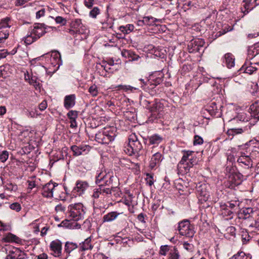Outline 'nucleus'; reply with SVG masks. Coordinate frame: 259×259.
<instances>
[{
    "mask_svg": "<svg viewBox=\"0 0 259 259\" xmlns=\"http://www.w3.org/2000/svg\"><path fill=\"white\" fill-rule=\"evenodd\" d=\"M259 54V42L249 47L248 50V55L252 58Z\"/></svg>",
    "mask_w": 259,
    "mask_h": 259,
    "instance_id": "nucleus-26",
    "label": "nucleus"
},
{
    "mask_svg": "<svg viewBox=\"0 0 259 259\" xmlns=\"http://www.w3.org/2000/svg\"><path fill=\"white\" fill-rule=\"evenodd\" d=\"M163 76L161 75V76H159L155 78H151V80H150V81H151L152 82H150L149 83V87L151 86L150 88L153 89L154 87L160 84L163 80Z\"/></svg>",
    "mask_w": 259,
    "mask_h": 259,
    "instance_id": "nucleus-40",
    "label": "nucleus"
},
{
    "mask_svg": "<svg viewBox=\"0 0 259 259\" xmlns=\"http://www.w3.org/2000/svg\"><path fill=\"white\" fill-rule=\"evenodd\" d=\"M163 140V138L157 134L153 135L149 138V143L151 145H158Z\"/></svg>",
    "mask_w": 259,
    "mask_h": 259,
    "instance_id": "nucleus-32",
    "label": "nucleus"
},
{
    "mask_svg": "<svg viewBox=\"0 0 259 259\" xmlns=\"http://www.w3.org/2000/svg\"><path fill=\"white\" fill-rule=\"evenodd\" d=\"M6 259H24L27 257V254L20 248L10 247L7 249Z\"/></svg>",
    "mask_w": 259,
    "mask_h": 259,
    "instance_id": "nucleus-8",
    "label": "nucleus"
},
{
    "mask_svg": "<svg viewBox=\"0 0 259 259\" xmlns=\"http://www.w3.org/2000/svg\"><path fill=\"white\" fill-rule=\"evenodd\" d=\"M121 54L123 57L128 58L130 61H137L139 58L138 55L130 50H124L122 51Z\"/></svg>",
    "mask_w": 259,
    "mask_h": 259,
    "instance_id": "nucleus-24",
    "label": "nucleus"
},
{
    "mask_svg": "<svg viewBox=\"0 0 259 259\" xmlns=\"http://www.w3.org/2000/svg\"><path fill=\"white\" fill-rule=\"evenodd\" d=\"M119 30L124 34H128L134 29V26L133 24H127L126 26H120Z\"/></svg>",
    "mask_w": 259,
    "mask_h": 259,
    "instance_id": "nucleus-43",
    "label": "nucleus"
},
{
    "mask_svg": "<svg viewBox=\"0 0 259 259\" xmlns=\"http://www.w3.org/2000/svg\"><path fill=\"white\" fill-rule=\"evenodd\" d=\"M183 246L188 251H192L194 248L193 244H190L187 242H184L183 244Z\"/></svg>",
    "mask_w": 259,
    "mask_h": 259,
    "instance_id": "nucleus-59",
    "label": "nucleus"
},
{
    "mask_svg": "<svg viewBox=\"0 0 259 259\" xmlns=\"http://www.w3.org/2000/svg\"><path fill=\"white\" fill-rule=\"evenodd\" d=\"M55 22L58 23L60 24V25L62 26H64L66 24L67 20L65 18H63L61 16H57L55 18Z\"/></svg>",
    "mask_w": 259,
    "mask_h": 259,
    "instance_id": "nucleus-55",
    "label": "nucleus"
},
{
    "mask_svg": "<svg viewBox=\"0 0 259 259\" xmlns=\"http://www.w3.org/2000/svg\"><path fill=\"white\" fill-rule=\"evenodd\" d=\"M163 100L155 99L154 102H151L149 98L146 97H142L140 98V104L144 108L148 109L151 114L155 116L156 118H160L161 112L163 111L164 105Z\"/></svg>",
    "mask_w": 259,
    "mask_h": 259,
    "instance_id": "nucleus-2",
    "label": "nucleus"
},
{
    "mask_svg": "<svg viewBox=\"0 0 259 259\" xmlns=\"http://www.w3.org/2000/svg\"><path fill=\"white\" fill-rule=\"evenodd\" d=\"M85 207L81 203L71 204L68 207L69 215L75 221L83 218L85 213Z\"/></svg>",
    "mask_w": 259,
    "mask_h": 259,
    "instance_id": "nucleus-6",
    "label": "nucleus"
},
{
    "mask_svg": "<svg viewBox=\"0 0 259 259\" xmlns=\"http://www.w3.org/2000/svg\"><path fill=\"white\" fill-rule=\"evenodd\" d=\"M75 104V96L74 94L66 96L64 100V106L68 110L72 108Z\"/></svg>",
    "mask_w": 259,
    "mask_h": 259,
    "instance_id": "nucleus-20",
    "label": "nucleus"
},
{
    "mask_svg": "<svg viewBox=\"0 0 259 259\" xmlns=\"http://www.w3.org/2000/svg\"><path fill=\"white\" fill-rule=\"evenodd\" d=\"M53 255L55 257H59L62 254V242L57 239L52 241L50 245Z\"/></svg>",
    "mask_w": 259,
    "mask_h": 259,
    "instance_id": "nucleus-15",
    "label": "nucleus"
},
{
    "mask_svg": "<svg viewBox=\"0 0 259 259\" xmlns=\"http://www.w3.org/2000/svg\"><path fill=\"white\" fill-rule=\"evenodd\" d=\"M100 190L101 194L102 196L105 195L111 194L112 193V191H113L114 189H112V187H106L104 185H99V187L98 188Z\"/></svg>",
    "mask_w": 259,
    "mask_h": 259,
    "instance_id": "nucleus-35",
    "label": "nucleus"
},
{
    "mask_svg": "<svg viewBox=\"0 0 259 259\" xmlns=\"http://www.w3.org/2000/svg\"><path fill=\"white\" fill-rule=\"evenodd\" d=\"M7 74V72L5 70V67L4 66H0V80L6 78Z\"/></svg>",
    "mask_w": 259,
    "mask_h": 259,
    "instance_id": "nucleus-63",
    "label": "nucleus"
},
{
    "mask_svg": "<svg viewBox=\"0 0 259 259\" xmlns=\"http://www.w3.org/2000/svg\"><path fill=\"white\" fill-rule=\"evenodd\" d=\"M109 173L106 171H101L97 174L96 176V183L98 185H104L106 187H112L114 189L116 186L113 184V181L116 180Z\"/></svg>",
    "mask_w": 259,
    "mask_h": 259,
    "instance_id": "nucleus-5",
    "label": "nucleus"
},
{
    "mask_svg": "<svg viewBox=\"0 0 259 259\" xmlns=\"http://www.w3.org/2000/svg\"><path fill=\"white\" fill-rule=\"evenodd\" d=\"M140 139L144 140L142 137L138 138L135 134H132L128 138V143L125 147L124 151L129 155L138 154L142 149L143 146Z\"/></svg>",
    "mask_w": 259,
    "mask_h": 259,
    "instance_id": "nucleus-3",
    "label": "nucleus"
},
{
    "mask_svg": "<svg viewBox=\"0 0 259 259\" xmlns=\"http://www.w3.org/2000/svg\"><path fill=\"white\" fill-rule=\"evenodd\" d=\"M77 247L78 245H77V244L72 242L67 241L66 242L65 244L64 250L66 253L69 254L71 251H72Z\"/></svg>",
    "mask_w": 259,
    "mask_h": 259,
    "instance_id": "nucleus-33",
    "label": "nucleus"
},
{
    "mask_svg": "<svg viewBox=\"0 0 259 259\" xmlns=\"http://www.w3.org/2000/svg\"><path fill=\"white\" fill-rule=\"evenodd\" d=\"M220 211L223 217H228L227 219H231L233 218V211L228 208V204L225 203H220Z\"/></svg>",
    "mask_w": 259,
    "mask_h": 259,
    "instance_id": "nucleus-21",
    "label": "nucleus"
},
{
    "mask_svg": "<svg viewBox=\"0 0 259 259\" xmlns=\"http://www.w3.org/2000/svg\"><path fill=\"white\" fill-rule=\"evenodd\" d=\"M4 240L7 242H15L18 244H21L22 242V240L20 238L11 233L6 235Z\"/></svg>",
    "mask_w": 259,
    "mask_h": 259,
    "instance_id": "nucleus-27",
    "label": "nucleus"
},
{
    "mask_svg": "<svg viewBox=\"0 0 259 259\" xmlns=\"http://www.w3.org/2000/svg\"><path fill=\"white\" fill-rule=\"evenodd\" d=\"M86 30H79L71 28L69 29L68 32L76 38V39H82L86 37Z\"/></svg>",
    "mask_w": 259,
    "mask_h": 259,
    "instance_id": "nucleus-22",
    "label": "nucleus"
},
{
    "mask_svg": "<svg viewBox=\"0 0 259 259\" xmlns=\"http://www.w3.org/2000/svg\"><path fill=\"white\" fill-rule=\"evenodd\" d=\"M10 207L11 209L15 210L16 211H19L21 209L20 204L17 202L13 203L12 204H11L10 205Z\"/></svg>",
    "mask_w": 259,
    "mask_h": 259,
    "instance_id": "nucleus-60",
    "label": "nucleus"
},
{
    "mask_svg": "<svg viewBox=\"0 0 259 259\" xmlns=\"http://www.w3.org/2000/svg\"><path fill=\"white\" fill-rule=\"evenodd\" d=\"M46 10L45 8H41L40 10L37 11L36 13V17L38 19L44 16L45 14Z\"/></svg>",
    "mask_w": 259,
    "mask_h": 259,
    "instance_id": "nucleus-64",
    "label": "nucleus"
},
{
    "mask_svg": "<svg viewBox=\"0 0 259 259\" xmlns=\"http://www.w3.org/2000/svg\"><path fill=\"white\" fill-rule=\"evenodd\" d=\"M92 197L93 198L94 200L97 199L100 197H102L101 192L98 188L94 189L93 190Z\"/></svg>",
    "mask_w": 259,
    "mask_h": 259,
    "instance_id": "nucleus-52",
    "label": "nucleus"
},
{
    "mask_svg": "<svg viewBox=\"0 0 259 259\" xmlns=\"http://www.w3.org/2000/svg\"><path fill=\"white\" fill-rule=\"evenodd\" d=\"M50 62L53 66L58 65L57 68L62 64L61 54L58 51L53 52L50 58Z\"/></svg>",
    "mask_w": 259,
    "mask_h": 259,
    "instance_id": "nucleus-19",
    "label": "nucleus"
},
{
    "mask_svg": "<svg viewBox=\"0 0 259 259\" xmlns=\"http://www.w3.org/2000/svg\"><path fill=\"white\" fill-rule=\"evenodd\" d=\"M197 196L199 201L203 203L208 200L210 195L205 184L200 185L196 187Z\"/></svg>",
    "mask_w": 259,
    "mask_h": 259,
    "instance_id": "nucleus-11",
    "label": "nucleus"
},
{
    "mask_svg": "<svg viewBox=\"0 0 259 259\" xmlns=\"http://www.w3.org/2000/svg\"><path fill=\"white\" fill-rule=\"evenodd\" d=\"M29 33L27 36L23 38L24 42L26 45H29L37 40L38 39L34 36V34L31 33V31L29 29Z\"/></svg>",
    "mask_w": 259,
    "mask_h": 259,
    "instance_id": "nucleus-37",
    "label": "nucleus"
},
{
    "mask_svg": "<svg viewBox=\"0 0 259 259\" xmlns=\"http://www.w3.org/2000/svg\"><path fill=\"white\" fill-rule=\"evenodd\" d=\"M178 230L182 236L192 238L195 234L193 226L188 220H184L179 223Z\"/></svg>",
    "mask_w": 259,
    "mask_h": 259,
    "instance_id": "nucleus-7",
    "label": "nucleus"
},
{
    "mask_svg": "<svg viewBox=\"0 0 259 259\" xmlns=\"http://www.w3.org/2000/svg\"><path fill=\"white\" fill-rule=\"evenodd\" d=\"M203 140L201 137L197 135L195 136L193 140V144L194 145H201L203 144Z\"/></svg>",
    "mask_w": 259,
    "mask_h": 259,
    "instance_id": "nucleus-57",
    "label": "nucleus"
},
{
    "mask_svg": "<svg viewBox=\"0 0 259 259\" xmlns=\"http://www.w3.org/2000/svg\"><path fill=\"white\" fill-rule=\"evenodd\" d=\"M143 18L145 25H154L156 22H161L160 19L155 18L152 16H146L144 17Z\"/></svg>",
    "mask_w": 259,
    "mask_h": 259,
    "instance_id": "nucleus-38",
    "label": "nucleus"
},
{
    "mask_svg": "<svg viewBox=\"0 0 259 259\" xmlns=\"http://www.w3.org/2000/svg\"><path fill=\"white\" fill-rule=\"evenodd\" d=\"M250 120V116H247L246 113L242 112L239 113L236 117L233 119L234 121H241L247 122Z\"/></svg>",
    "mask_w": 259,
    "mask_h": 259,
    "instance_id": "nucleus-42",
    "label": "nucleus"
},
{
    "mask_svg": "<svg viewBox=\"0 0 259 259\" xmlns=\"http://www.w3.org/2000/svg\"><path fill=\"white\" fill-rule=\"evenodd\" d=\"M121 213L117 211H111L104 215L103 218V222H110L115 220Z\"/></svg>",
    "mask_w": 259,
    "mask_h": 259,
    "instance_id": "nucleus-25",
    "label": "nucleus"
},
{
    "mask_svg": "<svg viewBox=\"0 0 259 259\" xmlns=\"http://www.w3.org/2000/svg\"><path fill=\"white\" fill-rule=\"evenodd\" d=\"M9 33L8 29H0V40L7 38Z\"/></svg>",
    "mask_w": 259,
    "mask_h": 259,
    "instance_id": "nucleus-50",
    "label": "nucleus"
},
{
    "mask_svg": "<svg viewBox=\"0 0 259 259\" xmlns=\"http://www.w3.org/2000/svg\"><path fill=\"white\" fill-rule=\"evenodd\" d=\"M223 63L229 69H231L235 66V57L230 53L225 54L223 58Z\"/></svg>",
    "mask_w": 259,
    "mask_h": 259,
    "instance_id": "nucleus-18",
    "label": "nucleus"
},
{
    "mask_svg": "<svg viewBox=\"0 0 259 259\" xmlns=\"http://www.w3.org/2000/svg\"><path fill=\"white\" fill-rule=\"evenodd\" d=\"M240 71H243L246 73L249 74H252L254 72L257 70V68L255 67L250 65L249 63H247L246 62L240 69Z\"/></svg>",
    "mask_w": 259,
    "mask_h": 259,
    "instance_id": "nucleus-28",
    "label": "nucleus"
},
{
    "mask_svg": "<svg viewBox=\"0 0 259 259\" xmlns=\"http://www.w3.org/2000/svg\"><path fill=\"white\" fill-rule=\"evenodd\" d=\"M226 204H228V208L234 211L237 209L240 202L238 200H234L228 201Z\"/></svg>",
    "mask_w": 259,
    "mask_h": 259,
    "instance_id": "nucleus-41",
    "label": "nucleus"
},
{
    "mask_svg": "<svg viewBox=\"0 0 259 259\" xmlns=\"http://www.w3.org/2000/svg\"><path fill=\"white\" fill-rule=\"evenodd\" d=\"M162 159L163 157L160 153L157 152L153 154L150 161V168L151 169H154L156 167L159 166Z\"/></svg>",
    "mask_w": 259,
    "mask_h": 259,
    "instance_id": "nucleus-17",
    "label": "nucleus"
},
{
    "mask_svg": "<svg viewBox=\"0 0 259 259\" xmlns=\"http://www.w3.org/2000/svg\"><path fill=\"white\" fill-rule=\"evenodd\" d=\"M170 255V259H179L180 255L177 248L174 247L173 250H171Z\"/></svg>",
    "mask_w": 259,
    "mask_h": 259,
    "instance_id": "nucleus-49",
    "label": "nucleus"
},
{
    "mask_svg": "<svg viewBox=\"0 0 259 259\" xmlns=\"http://www.w3.org/2000/svg\"><path fill=\"white\" fill-rule=\"evenodd\" d=\"M241 233L242 241L243 243H246L249 240L250 236L246 230H243L241 232Z\"/></svg>",
    "mask_w": 259,
    "mask_h": 259,
    "instance_id": "nucleus-54",
    "label": "nucleus"
},
{
    "mask_svg": "<svg viewBox=\"0 0 259 259\" xmlns=\"http://www.w3.org/2000/svg\"><path fill=\"white\" fill-rule=\"evenodd\" d=\"M146 183L149 186H151L154 184V179L153 176L149 174H147V178L146 179Z\"/></svg>",
    "mask_w": 259,
    "mask_h": 259,
    "instance_id": "nucleus-61",
    "label": "nucleus"
},
{
    "mask_svg": "<svg viewBox=\"0 0 259 259\" xmlns=\"http://www.w3.org/2000/svg\"><path fill=\"white\" fill-rule=\"evenodd\" d=\"M83 27L81 20L79 19H76L70 23V27L75 29L85 30Z\"/></svg>",
    "mask_w": 259,
    "mask_h": 259,
    "instance_id": "nucleus-34",
    "label": "nucleus"
},
{
    "mask_svg": "<svg viewBox=\"0 0 259 259\" xmlns=\"http://www.w3.org/2000/svg\"><path fill=\"white\" fill-rule=\"evenodd\" d=\"M237 161L240 163H242L248 168L252 166V161L251 159L248 156L242 155L238 159Z\"/></svg>",
    "mask_w": 259,
    "mask_h": 259,
    "instance_id": "nucleus-30",
    "label": "nucleus"
},
{
    "mask_svg": "<svg viewBox=\"0 0 259 259\" xmlns=\"http://www.w3.org/2000/svg\"><path fill=\"white\" fill-rule=\"evenodd\" d=\"M226 233L225 234V236L226 238H228L229 239L230 237L229 235H230L232 237H234L236 235V228L233 226L228 227L226 230Z\"/></svg>",
    "mask_w": 259,
    "mask_h": 259,
    "instance_id": "nucleus-44",
    "label": "nucleus"
},
{
    "mask_svg": "<svg viewBox=\"0 0 259 259\" xmlns=\"http://www.w3.org/2000/svg\"><path fill=\"white\" fill-rule=\"evenodd\" d=\"M58 184L49 182L43 186L41 190V194L45 197L50 198L53 196V190Z\"/></svg>",
    "mask_w": 259,
    "mask_h": 259,
    "instance_id": "nucleus-16",
    "label": "nucleus"
},
{
    "mask_svg": "<svg viewBox=\"0 0 259 259\" xmlns=\"http://www.w3.org/2000/svg\"><path fill=\"white\" fill-rule=\"evenodd\" d=\"M10 21V19L8 17L2 19L0 22V29H7V28H10L11 27Z\"/></svg>",
    "mask_w": 259,
    "mask_h": 259,
    "instance_id": "nucleus-45",
    "label": "nucleus"
},
{
    "mask_svg": "<svg viewBox=\"0 0 259 259\" xmlns=\"http://www.w3.org/2000/svg\"><path fill=\"white\" fill-rule=\"evenodd\" d=\"M112 89H116L117 90H123L125 91H131L137 90V88L132 87L130 85H118L117 86H115V87L112 88Z\"/></svg>",
    "mask_w": 259,
    "mask_h": 259,
    "instance_id": "nucleus-46",
    "label": "nucleus"
},
{
    "mask_svg": "<svg viewBox=\"0 0 259 259\" xmlns=\"http://www.w3.org/2000/svg\"><path fill=\"white\" fill-rule=\"evenodd\" d=\"M9 157V153L7 151L4 150L0 152V160L2 162H5Z\"/></svg>",
    "mask_w": 259,
    "mask_h": 259,
    "instance_id": "nucleus-53",
    "label": "nucleus"
},
{
    "mask_svg": "<svg viewBox=\"0 0 259 259\" xmlns=\"http://www.w3.org/2000/svg\"><path fill=\"white\" fill-rule=\"evenodd\" d=\"M67 115L70 120L76 119L78 117V112L75 110H70L68 112Z\"/></svg>",
    "mask_w": 259,
    "mask_h": 259,
    "instance_id": "nucleus-51",
    "label": "nucleus"
},
{
    "mask_svg": "<svg viewBox=\"0 0 259 259\" xmlns=\"http://www.w3.org/2000/svg\"><path fill=\"white\" fill-rule=\"evenodd\" d=\"M70 149L73 152V156H78L87 154L90 151L91 147L87 145H81L80 146L72 145Z\"/></svg>",
    "mask_w": 259,
    "mask_h": 259,
    "instance_id": "nucleus-12",
    "label": "nucleus"
},
{
    "mask_svg": "<svg viewBox=\"0 0 259 259\" xmlns=\"http://www.w3.org/2000/svg\"><path fill=\"white\" fill-rule=\"evenodd\" d=\"M91 237H89L85 239L84 241L80 243L79 245V248L80 251H84L87 250H92L93 248V245L91 243Z\"/></svg>",
    "mask_w": 259,
    "mask_h": 259,
    "instance_id": "nucleus-23",
    "label": "nucleus"
},
{
    "mask_svg": "<svg viewBox=\"0 0 259 259\" xmlns=\"http://www.w3.org/2000/svg\"><path fill=\"white\" fill-rule=\"evenodd\" d=\"M50 28L44 23H35L29 28L31 33L38 39L46 33V29Z\"/></svg>",
    "mask_w": 259,
    "mask_h": 259,
    "instance_id": "nucleus-10",
    "label": "nucleus"
},
{
    "mask_svg": "<svg viewBox=\"0 0 259 259\" xmlns=\"http://www.w3.org/2000/svg\"><path fill=\"white\" fill-rule=\"evenodd\" d=\"M204 41L200 38H195L191 40L188 45V48L190 53L198 52L200 48L204 45Z\"/></svg>",
    "mask_w": 259,
    "mask_h": 259,
    "instance_id": "nucleus-14",
    "label": "nucleus"
},
{
    "mask_svg": "<svg viewBox=\"0 0 259 259\" xmlns=\"http://www.w3.org/2000/svg\"><path fill=\"white\" fill-rule=\"evenodd\" d=\"M250 110L254 117L259 119V104L258 103L252 104L250 107Z\"/></svg>",
    "mask_w": 259,
    "mask_h": 259,
    "instance_id": "nucleus-36",
    "label": "nucleus"
},
{
    "mask_svg": "<svg viewBox=\"0 0 259 259\" xmlns=\"http://www.w3.org/2000/svg\"><path fill=\"white\" fill-rule=\"evenodd\" d=\"M222 107H223V105L221 103L211 101L208 104L205 110L210 114L211 116L219 117L222 115Z\"/></svg>",
    "mask_w": 259,
    "mask_h": 259,
    "instance_id": "nucleus-9",
    "label": "nucleus"
},
{
    "mask_svg": "<svg viewBox=\"0 0 259 259\" xmlns=\"http://www.w3.org/2000/svg\"><path fill=\"white\" fill-rule=\"evenodd\" d=\"M89 185L86 181H77L75 187L73 188L72 192L76 195L80 196L84 193L89 188Z\"/></svg>",
    "mask_w": 259,
    "mask_h": 259,
    "instance_id": "nucleus-13",
    "label": "nucleus"
},
{
    "mask_svg": "<svg viewBox=\"0 0 259 259\" xmlns=\"http://www.w3.org/2000/svg\"><path fill=\"white\" fill-rule=\"evenodd\" d=\"M182 153L183 155L177 168L179 174L184 175L189 172L190 169L197 163V160L194 151L183 150Z\"/></svg>",
    "mask_w": 259,
    "mask_h": 259,
    "instance_id": "nucleus-1",
    "label": "nucleus"
},
{
    "mask_svg": "<svg viewBox=\"0 0 259 259\" xmlns=\"http://www.w3.org/2000/svg\"><path fill=\"white\" fill-rule=\"evenodd\" d=\"M95 0H84V6L89 9H91L94 4Z\"/></svg>",
    "mask_w": 259,
    "mask_h": 259,
    "instance_id": "nucleus-62",
    "label": "nucleus"
},
{
    "mask_svg": "<svg viewBox=\"0 0 259 259\" xmlns=\"http://www.w3.org/2000/svg\"><path fill=\"white\" fill-rule=\"evenodd\" d=\"M246 128H230L227 131V134L229 136H234L238 134H241L246 131Z\"/></svg>",
    "mask_w": 259,
    "mask_h": 259,
    "instance_id": "nucleus-31",
    "label": "nucleus"
},
{
    "mask_svg": "<svg viewBox=\"0 0 259 259\" xmlns=\"http://www.w3.org/2000/svg\"><path fill=\"white\" fill-rule=\"evenodd\" d=\"M115 136L114 128L104 127L96 134L95 140L101 144H108L114 140Z\"/></svg>",
    "mask_w": 259,
    "mask_h": 259,
    "instance_id": "nucleus-4",
    "label": "nucleus"
},
{
    "mask_svg": "<svg viewBox=\"0 0 259 259\" xmlns=\"http://www.w3.org/2000/svg\"><path fill=\"white\" fill-rule=\"evenodd\" d=\"M253 212L252 208L247 207L243 208L239 214V218L240 219H246L249 217L250 214Z\"/></svg>",
    "mask_w": 259,
    "mask_h": 259,
    "instance_id": "nucleus-39",
    "label": "nucleus"
},
{
    "mask_svg": "<svg viewBox=\"0 0 259 259\" xmlns=\"http://www.w3.org/2000/svg\"><path fill=\"white\" fill-rule=\"evenodd\" d=\"M226 28H227V29H226V30H224L222 29V30L218 32L217 33V35L218 36H220L225 34L227 32L230 31L232 30V28L230 26H229L228 25H226Z\"/></svg>",
    "mask_w": 259,
    "mask_h": 259,
    "instance_id": "nucleus-58",
    "label": "nucleus"
},
{
    "mask_svg": "<svg viewBox=\"0 0 259 259\" xmlns=\"http://www.w3.org/2000/svg\"><path fill=\"white\" fill-rule=\"evenodd\" d=\"M256 0H243V6L245 9V11L248 13L249 11L252 10L256 5Z\"/></svg>",
    "mask_w": 259,
    "mask_h": 259,
    "instance_id": "nucleus-29",
    "label": "nucleus"
},
{
    "mask_svg": "<svg viewBox=\"0 0 259 259\" xmlns=\"http://www.w3.org/2000/svg\"><path fill=\"white\" fill-rule=\"evenodd\" d=\"M89 92L92 97H96L98 94V90L97 85L95 84L91 85L89 89Z\"/></svg>",
    "mask_w": 259,
    "mask_h": 259,
    "instance_id": "nucleus-47",
    "label": "nucleus"
},
{
    "mask_svg": "<svg viewBox=\"0 0 259 259\" xmlns=\"http://www.w3.org/2000/svg\"><path fill=\"white\" fill-rule=\"evenodd\" d=\"M100 13V10L97 7H94L92 10L90 12L89 16L93 18H96L98 15Z\"/></svg>",
    "mask_w": 259,
    "mask_h": 259,
    "instance_id": "nucleus-48",
    "label": "nucleus"
},
{
    "mask_svg": "<svg viewBox=\"0 0 259 259\" xmlns=\"http://www.w3.org/2000/svg\"><path fill=\"white\" fill-rule=\"evenodd\" d=\"M169 250V246L167 245H162L160 248L159 253L162 255H165Z\"/></svg>",
    "mask_w": 259,
    "mask_h": 259,
    "instance_id": "nucleus-56",
    "label": "nucleus"
}]
</instances>
